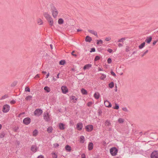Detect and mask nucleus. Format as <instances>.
<instances>
[{"label":"nucleus","instance_id":"nucleus-52","mask_svg":"<svg viewBox=\"0 0 158 158\" xmlns=\"http://www.w3.org/2000/svg\"><path fill=\"white\" fill-rule=\"evenodd\" d=\"M107 50V51L110 53H112L113 52V50L112 49H110V48L108 49Z\"/></svg>","mask_w":158,"mask_h":158},{"label":"nucleus","instance_id":"nucleus-38","mask_svg":"<svg viewBox=\"0 0 158 158\" xmlns=\"http://www.w3.org/2000/svg\"><path fill=\"white\" fill-rule=\"evenodd\" d=\"M65 63V61L64 60H61L59 62V64L60 65H64Z\"/></svg>","mask_w":158,"mask_h":158},{"label":"nucleus","instance_id":"nucleus-28","mask_svg":"<svg viewBox=\"0 0 158 158\" xmlns=\"http://www.w3.org/2000/svg\"><path fill=\"white\" fill-rule=\"evenodd\" d=\"M44 89L47 93L51 91L50 87L48 86H45L44 88Z\"/></svg>","mask_w":158,"mask_h":158},{"label":"nucleus","instance_id":"nucleus-5","mask_svg":"<svg viewBox=\"0 0 158 158\" xmlns=\"http://www.w3.org/2000/svg\"><path fill=\"white\" fill-rule=\"evenodd\" d=\"M85 128L86 131L91 132L93 130L94 127L92 125H88L85 127Z\"/></svg>","mask_w":158,"mask_h":158},{"label":"nucleus","instance_id":"nucleus-40","mask_svg":"<svg viewBox=\"0 0 158 158\" xmlns=\"http://www.w3.org/2000/svg\"><path fill=\"white\" fill-rule=\"evenodd\" d=\"M102 43H103V41L102 40H97V44H102Z\"/></svg>","mask_w":158,"mask_h":158},{"label":"nucleus","instance_id":"nucleus-53","mask_svg":"<svg viewBox=\"0 0 158 158\" xmlns=\"http://www.w3.org/2000/svg\"><path fill=\"white\" fill-rule=\"evenodd\" d=\"M81 158H86L85 156V154L83 153L81 155Z\"/></svg>","mask_w":158,"mask_h":158},{"label":"nucleus","instance_id":"nucleus-3","mask_svg":"<svg viewBox=\"0 0 158 158\" xmlns=\"http://www.w3.org/2000/svg\"><path fill=\"white\" fill-rule=\"evenodd\" d=\"M110 152L113 156H115L118 152V150L115 147L111 148L110 150Z\"/></svg>","mask_w":158,"mask_h":158},{"label":"nucleus","instance_id":"nucleus-25","mask_svg":"<svg viewBox=\"0 0 158 158\" xmlns=\"http://www.w3.org/2000/svg\"><path fill=\"white\" fill-rule=\"evenodd\" d=\"M81 92L83 95H87L88 94L87 90L84 88L81 89Z\"/></svg>","mask_w":158,"mask_h":158},{"label":"nucleus","instance_id":"nucleus-23","mask_svg":"<svg viewBox=\"0 0 158 158\" xmlns=\"http://www.w3.org/2000/svg\"><path fill=\"white\" fill-rule=\"evenodd\" d=\"M85 141V137L83 136H81L80 138V142L81 143H84Z\"/></svg>","mask_w":158,"mask_h":158},{"label":"nucleus","instance_id":"nucleus-33","mask_svg":"<svg viewBox=\"0 0 158 158\" xmlns=\"http://www.w3.org/2000/svg\"><path fill=\"white\" fill-rule=\"evenodd\" d=\"M32 98V96H31L28 95L26 97L25 99L27 101H30L31 100Z\"/></svg>","mask_w":158,"mask_h":158},{"label":"nucleus","instance_id":"nucleus-17","mask_svg":"<svg viewBox=\"0 0 158 158\" xmlns=\"http://www.w3.org/2000/svg\"><path fill=\"white\" fill-rule=\"evenodd\" d=\"M93 144L92 142L89 143L88 146V149L89 150H91L93 149Z\"/></svg>","mask_w":158,"mask_h":158},{"label":"nucleus","instance_id":"nucleus-1","mask_svg":"<svg viewBox=\"0 0 158 158\" xmlns=\"http://www.w3.org/2000/svg\"><path fill=\"white\" fill-rule=\"evenodd\" d=\"M51 11L53 17L54 18H56L59 14L58 9L54 6H52L51 7Z\"/></svg>","mask_w":158,"mask_h":158},{"label":"nucleus","instance_id":"nucleus-45","mask_svg":"<svg viewBox=\"0 0 158 158\" xmlns=\"http://www.w3.org/2000/svg\"><path fill=\"white\" fill-rule=\"evenodd\" d=\"M25 91L27 92H27H30V88H29V87H26L25 88Z\"/></svg>","mask_w":158,"mask_h":158},{"label":"nucleus","instance_id":"nucleus-10","mask_svg":"<svg viewBox=\"0 0 158 158\" xmlns=\"http://www.w3.org/2000/svg\"><path fill=\"white\" fill-rule=\"evenodd\" d=\"M61 89L62 92L64 94L67 93L68 92V89L66 86H62L61 87Z\"/></svg>","mask_w":158,"mask_h":158},{"label":"nucleus","instance_id":"nucleus-8","mask_svg":"<svg viewBox=\"0 0 158 158\" xmlns=\"http://www.w3.org/2000/svg\"><path fill=\"white\" fill-rule=\"evenodd\" d=\"M83 127V124L81 123H78L76 125V128L78 130H81L82 129Z\"/></svg>","mask_w":158,"mask_h":158},{"label":"nucleus","instance_id":"nucleus-6","mask_svg":"<svg viewBox=\"0 0 158 158\" xmlns=\"http://www.w3.org/2000/svg\"><path fill=\"white\" fill-rule=\"evenodd\" d=\"M44 120L48 121L50 120V115L48 112H45L44 114Z\"/></svg>","mask_w":158,"mask_h":158},{"label":"nucleus","instance_id":"nucleus-30","mask_svg":"<svg viewBox=\"0 0 158 158\" xmlns=\"http://www.w3.org/2000/svg\"><path fill=\"white\" fill-rule=\"evenodd\" d=\"M64 20L62 18H60L58 21V23L59 24H61L63 23Z\"/></svg>","mask_w":158,"mask_h":158},{"label":"nucleus","instance_id":"nucleus-2","mask_svg":"<svg viewBox=\"0 0 158 158\" xmlns=\"http://www.w3.org/2000/svg\"><path fill=\"white\" fill-rule=\"evenodd\" d=\"M10 108L9 105L5 104L2 106V111L4 113H7L10 111Z\"/></svg>","mask_w":158,"mask_h":158},{"label":"nucleus","instance_id":"nucleus-61","mask_svg":"<svg viewBox=\"0 0 158 158\" xmlns=\"http://www.w3.org/2000/svg\"><path fill=\"white\" fill-rule=\"evenodd\" d=\"M74 51H73L72 52V55L73 56H77V55H76V54H73V53L74 52Z\"/></svg>","mask_w":158,"mask_h":158},{"label":"nucleus","instance_id":"nucleus-16","mask_svg":"<svg viewBox=\"0 0 158 158\" xmlns=\"http://www.w3.org/2000/svg\"><path fill=\"white\" fill-rule=\"evenodd\" d=\"M53 129V128L52 126H49L47 128V131L48 133H52V132Z\"/></svg>","mask_w":158,"mask_h":158},{"label":"nucleus","instance_id":"nucleus-51","mask_svg":"<svg viewBox=\"0 0 158 158\" xmlns=\"http://www.w3.org/2000/svg\"><path fill=\"white\" fill-rule=\"evenodd\" d=\"M100 58L98 56H97L95 57V58L94 59V60L96 61L99 60Z\"/></svg>","mask_w":158,"mask_h":158},{"label":"nucleus","instance_id":"nucleus-41","mask_svg":"<svg viewBox=\"0 0 158 158\" xmlns=\"http://www.w3.org/2000/svg\"><path fill=\"white\" fill-rule=\"evenodd\" d=\"M111 40V38L110 36L106 37L105 38V40L106 41H109Z\"/></svg>","mask_w":158,"mask_h":158},{"label":"nucleus","instance_id":"nucleus-34","mask_svg":"<svg viewBox=\"0 0 158 158\" xmlns=\"http://www.w3.org/2000/svg\"><path fill=\"white\" fill-rule=\"evenodd\" d=\"M145 42H143L142 44H141L139 46V49H142L143 48L145 45Z\"/></svg>","mask_w":158,"mask_h":158},{"label":"nucleus","instance_id":"nucleus-55","mask_svg":"<svg viewBox=\"0 0 158 158\" xmlns=\"http://www.w3.org/2000/svg\"><path fill=\"white\" fill-rule=\"evenodd\" d=\"M110 73H111V74L114 77L116 76V75L115 74L113 71H111Z\"/></svg>","mask_w":158,"mask_h":158},{"label":"nucleus","instance_id":"nucleus-27","mask_svg":"<svg viewBox=\"0 0 158 158\" xmlns=\"http://www.w3.org/2000/svg\"><path fill=\"white\" fill-rule=\"evenodd\" d=\"M38 132L37 130H35L32 132V135L34 136H36L38 134Z\"/></svg>","mask_w":158,"mask_h":158},{"label":"nucleus","instance_id":"nucleus-13","mask_svg":"<svg viewBox=\"0 0 158 158\" xmlns=\"http://www.w3.org/2000/svg\"><path fill=\"white\" fill-rule=\"evenodd\" d=\"M58 127L61 130H64L65 128V125L62 123H59Z\"/></svg>","mask_w":158,"mask_h":158},{"label":"nucleus","instance_id":"nucleus-4","mask_svg":"<svg viewBox=\"0 0 158 158\" xmlns=\"http://www.w3.org/2000/svg\"><path fill=\"white\" fill-rule=\"evenodd\" d=\"M42 110L39 109H36L34 112V115L37 116L40 115L42 114Z\"/></svg>","mask_w":158,"mask_h":158},{"label":"nucleus","instance_id":"nucleus-49","mask_svg":"<svg viewBox=\"0 0 158 158\" xmlns=\"http://www.w3.org/2000/svg\"><path fill=\"white\" fill-rule=\"evenodd\" d=\"M107 62L108 64H110L112 61V60L110 58H109L107 60Z\"/></svg>","mask_w":158,"mask_h":158},{"label":"nucleus","instance_id":"nucleus-54","mask_svg":"<svg viewBox=\"0 0 158 158\" xmlns=\"http://www.w3.org/2000/svg\"><path fill=\"white\" fill-rule=\"evenodd\" d=\"M148 52V50H146L143 53V55H142V56H143L144 55H145L146 53H147Z\"/></svg>","mask_w":158,"mask_h":158},{"label":"nucleus","instance_id":"nucleus-20","mask_svg":"<svg viewBox=\"0 0 158 158\" xmlns=\"http://www.w3.org/2000/svg\"><path fill=\"white\" fill-rule=\"evenodd\" d=\"M43 15L47 20L51 17L50 15L47 12L44 13L43 14Z\"/></svg>","mask_w":158,"mask_h":158},{"label":"nucleus","instance_id":"nucleus-29","mask_svg":"<svg viewBox=\"0 0 158 158\" xmlns=\"http://www.w3.org/2000/svg\"><path fill=\"white\" fill-rule=\"evenodd\" d=\"M152 40V37L151 36L147 38L146 40H145V41L148 44L150 43V42Z\"/></svg>","mask_w":158,"mask_h":158},{"label":"nucleus","instance_id":"nucleus-60","mask_svg":"<svg viewBox=\"0 0 158 158\" xmlns=\"http://www.w3.org/2000/svg\"><path fill=\"white\" fill-rule=\"evenodd\" d=\"M37 158H44V157L42 155H40Z\"/></svg>","mask_w":158,"mask_h":158},{"label":"nucleus","instance_id":"nucleus-19","mask_svg":"<svg viewBox=\"0 0 158 158\" xmlns=\"http://www.w3.org/2000/svg\"><path fill=\"white\" fill-rule=\"evenodd\" d=\"M88 31L89 33H90L92 34H93L94 35H95L96 36H98V34H97V32L96 31H95L94 30H88Z\"/></svg>","mask_w":158,"mask_h":158},{"label":"nucleus","instance_id":"nucleus-12","mask_svg":"<svg viewBox=\"0 0 158 158\" xmlns=\"http://www.w3.org/2000/svg\"><path fill=\"white\" fill-rule=\"evenodd\" d=\"M70 100L72 102L76 103L77 100V98L74 96H72L70 97Z\"/></svg>","mask_w":158,"mask_h":158},{"label":"nucleus","instance_id":"nucleus-9","mask_svg":"<svg viewBox=\"0 0 158 158\" xmlns=\"http://www.w3.org/2000/svg\"><path fill=\"white\" fill-rule=\"evenodd\" d=\"M23 123L26 125L29 124L31 122V119L28 117L24 119L23 121Z\"/></svg>","mask_w":158,"mask_h":158},{"label":"nucleus","instance_id":"nucleus-24","mask_svg":"<svg viewBox=\"0 0 158 158\" xmlns=\"http://www.w3.org/2000/svg\"><path fill=\"white\" fill-rule=\"evenodd\" d=\"M65 149L67 151L69 152H70L71 150V147L68 145L65 146Z\"/></svg>","mask_w":158,"mask_h":158},{"label":"nucleus","instance_id":"nucleus-58","mask_svg":"<svg viewBox=\"0 0 158 158\" xmlns=\"http://www.w3.org/2000/svg\"><path fill=\"white\" fill-rule=\"evenodd\" d=\"M92 104V103L91 102H89L88 103L87 105L88 106H90Z\"/></svg>","mask_w":158,"mask_h":158},{"label":"nucleus","instance_id":"nucleus-18","mask_svg":"<svg viewBox=\"0 0 158 158\" xmlns=\"http://www.w3.org/2000/svg\"><path fill=\"white\" fill-rule=\"evenodd\" d=\"M92 66V65L90 64H88L85 65L83 67V69L85 70L86 69H88Z\"/></svg>","mask_w":158,"mask_h":158},{"label":"nucleus","instance_id":"nucleus-32","mask_svg":"<svg viewBox=\"0 0 158 158\" xmlns=\"http://www.w3.org/2000/svg\"><path fill=\"white\" fill-rule=\"evenodd\" d=\"M105 125L106 126H110L111 125L110 122L108 120H106L105 122Z\"/></svg>","mask_w":158,"mask_h":158},{"label":"nucleus","instance_id":"nucleus-42","mask_svg":"<svg viewBox=\"0 0 158 158\" xmlns=\"http://www.w3.org/2000/svg\"><path fill=\"white\" fill-rule=\"evenodd\" d=\"M122 110L126 112H128L129 111L128 109L126 107H123L122 108Z\"/></svg>","mask_w":158,"mask_h":158},{"label":"nucleus","instance_id":"nucleus-46","mask_svg":"<svg viewBox=\"0 0 158 158\" xmlns=\"http://www.w3.org/2000/svg\"><path fill=\"white\" fill-rule=\"evenodd\" d=\"M10 102L11 105H13L15 103L16 101L15 100H12L10 101Z\"/></svg>","mask_w":158,"mask_h":158},{"label":"nucleus","instance_id":"nucleus-64","mask_svg":"<svg viewBox=\"0 0 158 158\" xmlns=\"http://www.w3.org/2000/svg\"><path fill=\"white\" fill-rule=\"evenodd\" d=\"M98 70L99 71H103V70L101 68H98Z\"/></svg>","mask_w":158,"mask_h":158},{"label":"nucleus","instance_id":"nucleus-59","mask_svg":"<svg viewBox=\"0 0 158 158\" xmlns=\"http://www.w3.org/2000/svg\"><path fill=\"white\" fill-rule=\"evenodd\" d=\"M118 45L119 47H121L123 46V44H122L121 43H119L118 44Z\"/></svg>","mask_w":158,"mask_h":158},{"label":"nucleus","instance_id":"nucleus-21","mask_svg":"<svg viewBox=\"0 0 158 158\" xmlns=\"http://www.w3.org/2000/svg\"><path fill=\"white\" fill-rule=\"evenodd\" d=\"M37 23L39 25H41L43 24V20L40 18H38L37 20Z\"/></svg>","mask_w":158,"mask_h":158},{"label":"nucleus","instance_id":"nucleus-11","mask_svg":"<svg viewBox=\"0 0 158 158\" xmlns=\"http://www.w3.org/2000/svg\"><path fill=\"white\" fill-rule=\"evenodd\" d=\"M104 104L108 108L111 107L112 106L111 103L107 100L104 101Z\"/></svg>","mask_w":158,"mask_h":158},{"label":"nucleus","instance_id":"nucleus-37","mask_svg":"<svg viewBox=\"0 0 158 158\" xmlns=\"http://www.w3.org/2000/svg\"><path fill=\"white\" fill-rule=\"evenodd\" d=\"M126 40L125 38H123L119 39L118 40V42H123L124 41Z\"/></svg>","mask_w":158,"mask_h":158},{"label":"nucleus","instance_id":"nucleus-36","mask_svg":"<svg viewBox=\"0 0 158 158\" xmlns=\"http://www.w3.org/2000/svg\"><path fill=\"white\" fill-rule=\"evenodd\" d=\"M52 157L53 158H57V155L54 152L52 153Z\"/></svg>","mask_w":158,"mask_h":158},{"label":"nucleus","instance_id":"nucleus-57","mask_svg":"<svg viewBox=\"0 0 158 158\" xmlns=\"http://www.w3.org/2000/svg\"><path fill=\"white\" fill-rule=\"evenodd\" d=\"M158 41V40H155L153 41V45H155L156 44V43Z\"/></svg>","mask_w":158,"mask_h":158},{"label":"nucleus","instance_id":"nucleus-47","mask_svg":"<svg viewBox=\"0 0 158 158\" xmlns=\"http://www.w3.org/2000/svg\"><path fill=\"white\" fill-rule=\"evenodd\" d=\"M130 51V47L128 46H127L126 48V51L128 52Z\"/></svg>","mask_w":158,"mask_h":158},{"label":"nucleus","instance_id":"nucleus-56","mask_svg":"<svg viewBox=\"0 0 158 158\" xmlns=\"http://www.w3.org/2000/svg\"><path fill=\"white\" fill-rule=\"evenodd\" d=\"M95 51V48H93L91 49V50L90 51V52H94Z\"/></svg>","mask_w":158,"mask_h":158},{"label":"nucleus","instance_id":"nucleus-50","mask_svg":"<svg viewBox=\"0 0 158 158\" xmlns=\"http://www.w3.org/2000/svg\"><path fill=\"white\" fill-rule=\"evenodd\" d=\"M4 136H5V134L3 133H1L0 135V137L1 138H4Z\"/></svg>","mask_w":158,"mask_h":158},{"label":"nucleus","instance_id":"nucleus-44","mask_svg":"<svg viewBox=\"0 0 158 158\" xmlns=\"http://www.w3.org/2000/svg\"><path fill=\"white\" fill-rule=\"evenodd\" d=\"M8 97V96L7 95H4V96H2L1 97V100L7 98Z\"/></svg>","mask_w":158,"mask_h":158},{"label":"nucleus","instance_id":"nucleus-14","mask_svg":"<svg viewBox=\"0 0 158 158\" xmlns=\"http://www.w3.org/2000/svg\"><path fill=\"white\" fill-rule=\"evenodd\" d=\"M47 20L48 21V23L51 26H52L53 25L54 22L53 21V19H52V18L51 17L47 19Z\"/></svg>","mask_w":158,"mask_h":158},{"label":"nucleus","instance_id":"nucleus-63","mask_svg":"<svg viewBox=\"0 0 158 158\" xmlns=\"http://www.w3.org/2000/svg\"><path fill=\"white\" fill-rule=\"evenodd\" d=\"M46 76V78H48V77L49 76V73H48Z\"/></svg>","mask_w":158,"mask_h":158},{"label":"nucleus","instance_id":"nucleus-22","mask_svg":"<svg viewBox=\"0 0 158 158\" xmlns=\"http://www.w3.org/2000/svg\"><path fill=\"white\" fill-rule=\"evenodd\" d=\"M92 39L91 37L89 36H87L85 37V41L86 42H90L92 41Z\"/></svg>","mask_w":158,"mask_h":158},{"label":"nucleus","instance_id":"nucleus-62","mask_svg":"<svg viewBox=\"0 0 158 158\" xmlns=\"http://www.w3.org/2000/svg\"><path fill=\"white\" fill-rule=\"evenodd\" d=\"M40 77V76H39V75L38 74H37L35 77V78H36L37 77Z\"/></svg>","mask_w":158,"mask_h":158},{"label":"nucleus","instance_id":"nucleus-31","mask_svg":"<svg viewBox=\"0 0 158 158\" xmlns=\"http://www.w3.org/2000/svg\"><path fill=\"white\" fill-rule=\"evenodd\" d=\"M106 77V75L104 74H101L100 77V79L102 80H104Z\"/></svg>","mask_w":158,"mask_h":158},{"label":"nucleus","instance_id":"nucleus-48","mask_svg":"<svg viewBox=\"0 0 158 158\" xmlns=\"http://www.w3.org/2000/svg\"><path fill=\"white\" fill-rule=\"evenodd\" d=\"M59 146V144L57 143H55L53 144V147L55 148L58 147Z\"/></svg>","mask_w":158,"mask_h":158},{"label":"nucleus","instance_id":"nucleus-7","mask_svg":"<svg viewBox=\"0 0 158 158\" xmlns=\"http://www.w3.org/2000/svg\"><path fill=\"white\" fill-rule=\"evenodd\" d=\"M151 158H158V152L153 151L151 154Z\"/></svg>","mask_w":158,"mask_h":158},{"label":"nucleus","instance_id":"nucleus-43","mask_svg":"<svg viewBox=\"0 0 158 158\" xmlns=\"http://www.w3.org/2000/svg\"><path fill=\"white\" fill-rule=\"evenodd\" d=\"M114 109L118 110L119 108V106L116 103L115 104V106L114 108Z\"/></svg>","mask_w":158,"mask_h":158},{"label":"nucleus","instance_id":"nucleus-26","mask_svg":"<svg viewBox=\"0 0 158 158\" xmlns=\"http://www.w3.org/2000/svg\"><path fill=\"white\" fill-rule=\"evenodd\" d=\"M100 97V95L98 93L96 92L94 94V97L96 99H98Z\"/></svg>","mask_w":158,"mask_h":158},{"label":"nucleus","instance_id":"nucleus-15","mask_svg":"<svg viewBox=\"0 0 158 158\" xmlns=\"http://www.w3.org/2000/svg\"><path fill=\"white\" fill-rule=\"evenodd\" d=\"M31 149L32 151L35 152L37 151V148L36 146L35 145H33L31 146Z\"/></svg>","mask_w":158,"mask_h":158},{"label":"nucleus","instance_id":"nucleus-35","mask_svg":"<svg viewBox=\"0 0 158 158\" xmlns=\"http://www.w3.org/2000/svg\"><path fill=\"white\" fill-rule=\"evenodd\" d=\"M124 119L122 118H120L118 119V122L119 123H123L124 122Z\"/></svg>","mask_w":158,"mask_h":158},{"label":"nucleus","instance_id":"nucleus-39","mask_svg":"<svg viewBox=\"0 0 158 158\" xmlns=\"http://www.w3.org/2000/svg\"><path fill=\"white\" fill-rule=\"evenodd\" d=\"M114 85L113 82H111L109 84V87L110 88H112L114 87Z\"/></svg>","mask_w":158,"mask_h":158}]
</instances>
